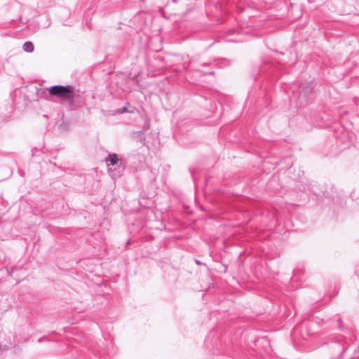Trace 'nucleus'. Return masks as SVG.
Here are the masks:
<instances>
[{"label": "nucleus", "mask_w": 359, "mask_h": 359, "mask_svg": "<svg viewBox=\"0 0 359 359\" xmlns=\"http://www.w3.org/2000/svg\"><path fill=\"white\" fill-rule=\"evenodd\" d=\"M49 94L60 99L69 100L74 97L73 88L70 86L56 85L48 88Z\"/></svg>", "instance_id": "obj_1"}, {"label": "nucleus", "mask_w": 359, "mask_h": 359, "mask_svg": "<svg viewBox=\"0 0 359 359\" xmlns=\"http://www.w3.org/2000/svg\"><path fill=\"white\" fill-rule=\"evenodd\" d=\"M34 50V45L31 41H26L24 43V51L32 53Z\"/></svg>", "instance_id": "obj_2"}, {"label": "nucleus", "mask_w": 359, "mask_h": 359, "mask_svg": "<svg viewBox=\"0 0 359 359\" xmlns=\"http://www.w3.org/2000/svg\"><path fill=\"white\" fill-rule=\"evenodd\" d=\"M109 160L111 165H114L117 163L118 157L116 154H109Z\"/></svg>", "instance_id": "obj_3"}, {"label": "nucleus", "mask_w": 359, "mask_h": 359, "mask_svg": "<svg viewBox=\"0 0 359 359\" xmlns=\"http://www.w3.org/2000/svg\"><path fill=\"white\" fill-rule=\"evenodd\" d=\"M118 112H119V114H123V113H126V112L132 113L133 111H129V110H128L126 107H123L118 109Z\"/></svg>", "instance_id": "obj_4"}, {"label": "nucleus", "mask_w": 359, "mask_h": 359, "mask_svg": "<svg viewBox=\"0 0 359 359\" xmlns=\"http://www.w3.org/2000/svg\"><path fill=\"white\" fill-rule=\"evenodd\" d=\"M149 128V122H145L144 125V130H147Z\"/></svg>", "instance_id": "obj_5"}, {"label": "nucleus", "mask_w": 359, "mask_h": 359, "mask_svg": "<svg viewBox=\"0 0 359 359\" xmlns=\"http://www.w3.org/2000/svg\"><path fill=\"white\" fill-rule=\"evenodd\" d=\"M138 133H139L140 137H141L142 135H143L144 132H143V130H141Z\"/></svg>", "instance_id": "obj_6"}, {"label": "nucleus", "mask_w": 359, "mask_h": 359, "mask_svg": "<svg viewBox=\"0 0 359 359\" xmlns=\"http://www.w3.org/2000/svg\"><path fill=\"white\" fill-rule=\"evenodd\" d=\"M207 74H213L214 72L211 71L210 72H206Z\"/></svg>", "instance_id": "obj_7"}]
</instances>
